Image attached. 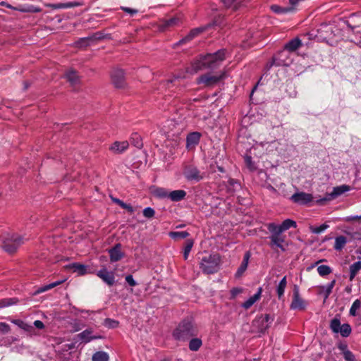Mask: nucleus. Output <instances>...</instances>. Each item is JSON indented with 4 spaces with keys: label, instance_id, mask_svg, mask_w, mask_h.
<instances>
[{
    "label": "nucleus",
    "instance_id": "obj_1",
    "mask_svg": "<svg viewBox=\"0 0 361 361\" xmlns=\"http://www.w3.org/2000/svg\"><path fill=\"white\" fill-rule=\"evenodd\" d=\"M227 54L226 49H221L214 53L200 54L192 61L187 71L193 74L205 69H216L226 59Z\"/></svg>",
    "mask_w": 361,
    "mask_h": 361
},
{
    "label": "nucleus",
    "instance_id": "obj_2",
    "mask_svg": "<svg viewBox=\"0 0 361 361\" xmlns=\"http://www.w3.org/2000/svg\"><path fill=\"white\" fill-rule=\"evenodd\" d=\"M198 330L192 322L188 319L181 321L172 332L173 338L178 342H185L197 335Z\"/></svg>",
    "mask_w": 361,
    "mask_h": 361
},
{
    "label": "nucleus",
    "instance_id": "obj_3",
    "mask_svg": "<svg viewBox=\"0 0 361 361\" xmlns=\"http://www.w3.org/2000/svg\"><path fill=\"white\" fill-rule=\"evenodd\" d=\"M25 243V239L16 233H6L2 237L0 246L8 253L15 252Z\"/></svg>",
    "mask_w": 361,
    "mask_h": 361
},
{
    "label": "nucleus",
    "instance_id": "obj_4",
    "mask_svg": "<svg viewBox=\"0 0 361 361\" xmlns=\"http://www.w3.org/2000/svg\"><path fill=\"white\" fill-rule=\"evenodd\" d=\"M220 262L221 258L219 255H208L202 258L200 268L206 274H214L219 269Z\"/></svg>",
    "mask_w": 361,
    "mask_h": 361
},
{
    "label": "nucleus",
    "instance_id": "obj_5",
    "mask_svg": "<svg viewBox=\"0 0 361 361\" xmlns=\"http://www.w3.org/2000/svg\"><path fill=\"white\" fill-rule=\"evenodd\" d=\"M292 61L289 51L283 48L272 57L271 61L267 66L268 68L273 66H288L292 63Z\"/></svg>",
    "mask_w": 361,
    "mask_h": 361
},
{
    "label": "nucleus",
    "instance_id": "obj_6",
    "mask_svg": "<svg viewBox=\"0 0 361 361\" xmlns=\"http://www.w3.org/2000/svg\"><path fill=\"white\" fill-rule=\"evenodd\" d=\"M183 173L185 178L190 182L197 183L204 178V173L201 172L197 166L192 164L184 165Z\"/></svg>",
    "mask_w": 361,
    "mask_h": 361
},
{
    "label": "nucleus",
    "instance_id": "obj_7",
    "mask_svg": "<svg viewBox=\"0 0 361 361\" xmlns=\"http://www.w3.org/2000/svg\"><path fill=\"white\" fill-rule=\"evenodd\" d=\"M307 302L301 298L300 295V288L298 285H294L293 288V298L290 305L291 310H304L307 307Z\"/></svg>",
    "mask_w": 361,
    "mask_h": 361
},
{
    "label": "nucleus",
    "instance_id": "obj_8",
    "mask_svg": "<svg viewBox=\"0 0 361 361\" xmlns=\"http://www.w3.org/2000/svg\"><path fill=\"white\" fill-rule=\"evenodd\" d=\"M225 78V74L222 73L220 75H212L206 73L197 78V84H203L206 87H212Z\"/></svg>",
    "mask_w": 361,
    "mask_h": 361
},
{
    "label": "nucleus",
    "instance_id": "obj_9",
    "mask_svg": "<svg viewBox=\"0 0 361 361\" xmlns=\"http://www.w3.org/2000/svg\"><path fill=\"white\" fill-rule=\"evenodd\" d=\"M349 190V186L343 185L341 186L334 188L333 191L331 193H328L323 198H320L316 200V204L319 205H324L326 202H329L338 195L344 193Z\"/></svg>",
    "mask_w": 361,
    "mask_h": 361
},
{
    "label": "nucleus",
    "instance_id": "obj_10",
    "mask_svg": "<svg viewBox=\"0 0 361 361\" xmlns=\"http://www.w3.org/2000/svg\"><path fill=\"white\" fill-rule=\"evenodd\" d=\"M274 319L269 314L262 315L253 321V325L260 333H264L270 326Z\"/></svg>",
    "mask_w": 361,
    "mask_h": 361
},
{
    "label": "nucleus",
    "instance_id": "obj_11",
    "mask_svg": "<svg viewBox=\"0 0 361 361\" xmlns=\"http://www.w3.org/2000/svg\"><path fill=\"white\" fill-rule=\"evenodd\" d=\"M111 78L116 87L123 88L125 87V73L122 69H114L111 73Z\"/></svg>",
    "mask_w": 361,
    "mask_h": 361
},
{
    "label": "nucleus",
    "instance_id": "obj_12",
    "mask_svg": "<svg viewBox=\"0 0 361 361\" xmlns=\"http://www.w3.org/2000/svg\"><path fill=\"white\" fill-rule=\"evenodd\" d=\"M290 200L298 204L306 205L313 200V196L310 193L298 192L290 197Z\"/></svg>",
    "mask_w": 361,
    "mask_h": 361
},
{
    "label": "nucleus",
    "instance_id": "obj_13",
    "mask_svg": "<svg viewBox=\"0 0 361 361\" xmlns=\"http://www.w3.org/2000/svg\"><path fill=\"white\" fill-rule=\"evenodd\" d=\"M204 30V27H196L190 31V32L184 37H183L181 39H180L178 42L175 43L173 45V48H176L178 46H181L183 44H187L191 40H192L195 37H196L197 35H199L200 33H202Z\"/></svg>",
    "mask_w": 361,
    "mask_h": 361
},
{
    "label": "nucleus",
    "instance_id": "obj_14",
    "mask_svg": "<svg viewBox=\"0 0 361 361\" xmlns=\"http://www.w3.org/2000/svg\"><path fill=\"white\" fill-rule=\"evenodd\" d=\"M202 134L199 132H192L188 134L186 137V148L191 150L195 148L199 144Z\"/></svg>",
    "mask_w": 361,
    "mask_h": 361
},
{
    "label": "nucleus",
    "instance_id": "obj_15",
    "mask_svg": "<svg viewBox=\"0 0 361 361\" xmlns=\"http://www.w3.org/2000/svg\"><path fill=\"white\" fill-rule=\"evenodd\" d=\"M1 4L6 8H11L15 11H18L23 13H39L42 11L41 8L35 6L33 5H29L27 6H20L18 7H13L11 4L4 1H3Z\"/></svg>",
    "mask_w": 361,
    "mask_h": 361
},
{
    "label": "nucleus",
    "instance_id": "obj_16",
    "mask_svg": "<svg viewBox=\"0 0 361 361\" xmlns=\"http://www.w3.org/2000/svg\"><path fill=\"white\" fill-rule=\"evenodd\" d=\"M92 334V329L89 328L78 334L76 337L78 340L85 343H89L92 340L100 339L102 338L101 336L93 335Z\"/></svg>",
    "mask_w": 361,
    "mask_h": 361
},
{
    "label": "nucleus",
    "instance_id": "obj_17",
    "mask_svg": "<svg viewBox=\"0 0 361 361\" xmlns=\"http://www.w3.org/2000/svg\"><path fill=\"white\" fill-rule=\"evenodd\" d=\"M97 275L109 286H113L115 283L114 273L109 271L105 268L98 271Z\"/></svg>",
    "mask_w": 361,
    "mask_h": 361
},
{
    "label": "nucleus",
    "instance_id": "obj_18",
    "mask_svg": "<svg viewBox=\"0 0 361 361\" xmlns=\"http://www.w3.org/2000/svg\"><path fill=\"white\" fill-rule=\"evenodd\" d=\"M108 252L111 262H118L124 257V253L121 251V245L120 243L116 244L108 250Z\"/></svg>",
    "mask_w": 361,
    "mask_h": 361
},
{
    "label": "nucleus",
    "instance_id": "obj_19",
    "mask_svg": "<svg viewBox=\"0 0 361 361\" xmlns=\"http://www.w3.org/2000/svg\"><path fill=\"white\" fill-rule=\"evenodd\" d=\"M270 243L269 246L275 250L276 248L280 249L282 252H285L286 250V247L283 245L285 242V236L283 235H270L269 236Z\"/></svg>",
    "mask_w": 361,
    "mask_h": 361
},
{
    "label": "nucleus",
    "instance_id": "obj_20",
    "mask_svg": "<svg viewBox=\"0 0 361 361\" xmlns=\"http://www.w3.org/2000/svg\"><path fill=\"white\" fill-rule=\"evenodd\" d=\"M250 257L251 252L250 251H246L244 254L243 261L235 274V278L238 279L241 277L247 270Z\"/></svg>",
    "mask_w": 361,
    "mask_h": 361
},
{
    "label": "nucleus",
    "instance_id": "obj_21",
    "mask_svg": "<svg viewBox=\"0 0 361 361\" xmlns=\"http://www.w3.org/2000/svg\"><path fill=\"white\" fill-rule=\"evenodd\" d=\"M129 147V142L128 141H116L114 142L109 149L115 154H121L125 152Z\"/></svg>",
    "mask_w": 361,
    "mask_h": 361
},
{
    "label": "nucleus",
    "instance_id": "obj_22",
    "mask_svg": "<svg viewBox=\"0 0 361 361\" xmlns=\"http://www.w3.org/2000/svg\"><path fill=\"white\" fill-rule=\"evenodd\" d=\"M82 4L78 1L73 2H67V3H59V4H46L47 7L51 8L52 9H61V8H68L72 7H76L82 6Z\"/></svg>",
    "mask_w": 361,
    "mask_h": 361
},
{
    "label": "nucleus",
    "instance_id": "obj_23",
    "mask_svg": "<svg viewBox=\"0 0 361 361\" xmlns=\"http://www.w3.org/2000/svg\"><path fill=\"white\" fill-rule=\"evenodd\" d=\"M302 46V42L298 37L290 40L284 46V49L289 52H293Z\"/></svg>",
    "mask_w": 361,
    "mask_h": 361
},
{
    "label": "nucleus",
    "instance_id": "obj_24",
    "mask_svg": "<svg viewBox=\"0 0 361 361\" xmlns=\"http://www.w3.org/2000/svg\"><path fill=\"white\" fill-rule=\"evenodd\" d=\"M65 78L72 86H75L80 82V78L78 73L74 70H69L66 72Z\"/></svg>",
    "mask_w": 361,
    "mask_h": 361
},
{
    "label": "nucleus",
    "instance_id": "obj_25",
    "mask_svg": "<svg viewBox=\"0 0 361 361\" xmlns=\"http://www.w3.org/2000/svg\"><path fill=\"white\" fill-rule=\"evenodd\" d=\"M186 195V192L183 190H176L169 192V199L173 202H179L185 199Z\"/></svg>",
    "mask_w": 361,
    "mask_h": 361
},
{
    "label": "nucleus",
    "instance_id": "obj_26",
    "mask_svg": "<svg viewBox=\"0 0 361 361\" xmlns=\"http://www.w3.org/2000/svg\"><path fill=\"white\" fill-rule=\"evenodd\" d=\"M262 291V288H259L257 292L254 295L251 296L249 299L243 303L242 307L246 310L252 307L253 304L260 298Z\"/></svg>",
    "mask_w": 361,
    "mask_h": 361
},
{
    "label": "nucleus",
    "instance_id": "obj_27",
    "mask_svg": "<svg viewBox=\"0 0 361 361\" xmlns=\"http://www.w3.org/2000/svg\"><path fill=\"white\" fill-rule=\"evenodd\" d=\"M130 142L132 145L137 149H141L143 147L142 139L137 133H133L130 137Z\"/></svg>",
    "mask_w": 361,
    "mask_h": 361
},
{
    "label": "nucleus",
    "instance_id": "obj_28",
    "mask_svg": "<svg viewBox=\"0 0 361 361\" xmlns=\"http://www.w3.org/2000/svg\"><path fill=\"white\" fill-rule=\"evenodd\" d=\"M154 197L160 199L169 198V192L164 188L157 187L152 190Z\"/></svg>",
    "mask_w": 361,
    "mask_h": 361
},
{
    "label": "nucleus",
    "instance_id": "obj_29",
    "mask_svg": "<svg viewBox=\"0 0 361 361\" xmlns=\"http://www.w3.org/2000/svg\"><path fill=\"white\" fill-rule=\"evenodd\" d=\"M347 238L343 235H339L335 238L334 248L337 251H341L347 243Z\"/></svg>",
    "mask_w": 361,
    "mask_h": 361
},
{
    "label": "nucleus",
    "instance_id": "obj_30",
    "mask_svg": "<svg viewBox=\"0 0 361 361\" xmlns=\"http://www.w3.org/2000/svg\"><path fill=\"white\" fill-rule=\"evenodd\" d=\"M226 7H233L234 10L238 9L243 4L245 0H221Z\"/></svg>",
    "mask_w": 361,
    "mask_h": 361
},
{
    "label": "nucleus",
    "instance_id": "obj_31",
    "mask_svg": "<svg viewBox=\"0 0 361 361\" xmlns=\"http://www.w3.org/2000/svg\"><path fill=\"white\" fill-rule=\"evenodd\" d=\"M286 286H287V279H286V276H285L280 281V282L276 288V293H277L279 299H281L283 296Z\"/></svg>",
    "mask_w": 361,
    "mask_h": 361
},
{
    "label": "nucleus",
    "instance_id": "obj_32",
    "mask_svg": "<svg viewBox=\"0 0 361 361\" xmlns=\"http://www.w3.org/2000/svg\"><path fill=\"white\" fill-rule=\"evenodd\" d=\"M271 10L275 13L281 14L292 12L294 11V8L292 7V6L287 7H281L279 5L274 4L271 6Z\"/></svg>",
    "mask_w": 361,
    "mask_h": 361
},
{
    "label": "nucleus",
    "instance_id": "obj_33",
    "mask_svg": "<svg viewBox=\"0 0 361 361\" xmlns=\"http://www.w3.org/2000/svg\"><path fill=\"white\" fill-rule=\"evenodd\" d=\"M361 269V261H357L350 266V281H353Z\"/></svg>",
    "mask_w": 361,
    "mask_h": 361
},
{
    "label": "nucleus",
    "instance_id": "obj_34",
    "mask_svg": "<svg viewBox=\"0 0 361 361\" xmlns=\"http://www.w3.org/2000/svg\"><path fill=\"white\" fill-rule=\"evenodd\" d=\"M189 340V349L192 351H197L202 345V341L200 338L192 337Z\"/></svg>",
    "mask_w": 361,
    "mask_h": 361
},
{
    "label": "nucleus",
    "instance_id": "obj_35",
    "mask_svg": "<svg viewBox=\"0 0 361 361\" xmlns=\"http://www.w3.org/2000/svg\"><path fill=\"white\" fill-rule=\"evenodd\" d=\"M69 267L72 269L73 272L78 273L79 275H84L86 273L87 267L83 264L73 263Z\"/></svg>",
    "mask_w": 361,
    "mask_h": 361
},
{
    "label": "nucleus",
    "instance_id": "obj_36",
    "mask_svg": "<svg viewBox=\"0 0 361 361\" xmlns=\"http://www.w3.org/2000/svg\"><path fill=\"white\" fill-rule=\"evenodd\" d=\"M65 281H66L65 279L59 280V281H54L53 283H51L49 284L42 286L39 288V289L37 290V292L38 293L46 292L54 287H56L57 286L62 284Z\"/></svg>",
    "mask_w": 361,
    "mask_h": 361
},
{
    "label": "nucleus",
    "instance_id": "obj_37",
    "mask_svg": "<svg viewBox=\"0 0 361 361\" xmlns=\"http://www.w3.org/2000/svg\"><path fill=\"white\" fill-rule=\"evenodd\" d=\"M267 229L271 233V235H281L283 233L281 225H276L274 223H270L267 225Z\"/></svg>",
    "mask_w": 361,
    "mask_h": 361
},
{
    "label": "nucleus",
    "instance_id": "obj_38",
    "mask_svg": "<svg viewBox=\"0 0 361 361\" xmlns=\"http://www.w3.org/2000/svg\"><path fill=\"white\" fill-rule=\"evenodd\" d=\"M12 323L18 326L19 328L23 329L25 331H31L32 330V326L26 322H23L20 319H13L11 321Z\"/></svg>",
    "mask_w": 361,
    "mask_h": 361
},
{
    "label": "nucleus",
    "instance_id": "obj_39",
    "mask_svg": "<svg viewBox=\"0 0 361 361\" xmlns=\"http://www.w3.org/2000/svg\"><path fill=\"white\" fill-rule=\"evenodd\" d=\"M281 230L283 232L288 230L290 228H296L297 224L295 221L287 219L284 220L282 224H281Z\"/></svg>",
    "mask_w": 361,
    "mask_h": 361
},
{
    "label": "nucleus",
    "instance_id": "obj_40",
    "mask_svg": "<svg viewBox=\"0 0 361 361\" xmlns=\"http://www.w3.org/2000/svg\"><path fill=\"white\" fill-rule=\"evenodd\" d=\"M189 235L190 233L187 231H171L169 233V236L174 240L185 238Z\"/></svg>",
    "mask_w": 361,
    "mask_h": 361
},
{
    "label": "nucleus",
    "instance_id": "obj_41",
    "mask_svg": "<svg viewBox=\"0 0 361 361\" xmlns=\"http://www.w3.org/2000/svg\"><path fill=\"white\" fill-rule=\"evenodd\" d=\"M193 244L194 241L192 239H188L185 241L183 252V257L185 260H186L188 258L189 253L190 252L192 248Z\"/></svg>",
    "mask_w": 361,
    "mask_h": 361
},
{
    "label": "nucleus",
    "instance_id": "obj_42",
    "mask_svg": "<svg viewBox=\"0 0 361 361\" xmlns=\"http://www.w3.org/2000/svg\"><path fill=\"white\" fill-rule=\"evenodd\" d=\"M340 349L343 350V357L346 361H355V355L347 349L346 345H341Z\"/></svg>",
    "mask_w": 361,
    "mask_h": 361
},
{
    "label": "nucleus",
    "instance_id": "obj_43",
    "mask_svg": "<svg viewBox=\"0 0 361 361\" xmlns=\"http://www.w3.org/2000/svg\"><path fill=\"white\" fill-rule=\"evenodd\" d=\"M109 355L106 353L99 351L92 355V361H108Z\"/></svg>",
    "mask_w": 361,
    "mask_h": 361
},
{
    "label": "nucleus",
    "instance_id": "obj_44",
    "mask_svg": "<svg viewBox=\"0 0 361 361\" xmlns=\"http://www.w3.org/2000/svg\"><path fill=\"white\" fill-rule=\"evenodd\" d=\"M17 302H18V299L16 298L0 299V308H3V307L11 306L12 305H15L17 303Z\"/></svg>",
    "mask_w": 361,
    "mask_h": 361
},
{
    "label": "nucleus",
    "instance_id": "obj_45",
    "mask_svg": "<svg viewBox=\"0 0 361 361\" xmlns=\"http://www.w3.org/2000/svg\"><path fill=\"white\" fill-rule=\"evenodd\" d=\"M245 163L246 164L247 168L250 171H255L257 170V166L255 163L252 161V159L251 156L250 155H245L244 157Z\"/></svg>",
    "mask_w": 361,
    "mask_h": 361
},
{
    "label": "nucleus",
    "instance_id": "obj_46",
    "mask_svg": "<svg viewBox=\"0 0 361 361\" xmlns=\"http://www.w3.org/2000/svg\"><path fill=\"white\" fill-rule=\"evenodd\" d=\"M360 307H361V301L359 299H356L353 302V303L350 309V312H349L350 315L353 316V317L356 316L357 310L360 309Z\"/></svg>",
    "mask_w": 361,
    "mask_h": 361
},
{
    "label": "nucleus",
    "instance_id": "obj_47",
    "mask_svg": "<svg viewBox=\"0 0 361 361\" xmlns=\"http://www.w3.org/2000/svg\"><path fill=\"white\" fill-rule=\"evenodd\" d=\"M331 269L327 265H320L317 267V271L321 276H325L331 273Z\"/></svg>",
    "mask_w": 361,
    "mask_h": 361
},
{
    "label": "nucleus",
    "instance_id": "obj_48",
    "mask_svg": "<svg viewBox=\"0 0 361 361\" xmlns=\"http://www.w3.org/2000/svg\"><path fill=\"white\" fill-rule=\"evenodd\" d=\"M341 322L338 318H334L331 321L330 327L334 333H338L341 330Z\"/></svg>",
    "mask_w": 361,
    "mask_h": 361
},
{
    "label": "nucleus",
    "instance_id": "obj_49",
    "mask_svg": "<svg viewBox=\"0 0 361 361\" xmlns=\"http://www.w3.org/2000/svg\"><path fill=\"white\" fill-rule=\"evenodd\" d=\"M338 333L343 337H348L351 333V327L348 324H343L341 326Z\"/></svg>",
    "mask_w": 361,
    "mask_h": 361
},
{
    "label": "nucleus",
    "instance_id": "obj_50",
    "mask_svg": "<svg viewBox=\"0 0 361 361\" xmlns=\"http://www.w3.org/2000/svg\"><path fill=\"white\" fill-rule=\"evenodd\" d=\"M103 324L109 329H115L118 326V322L113 319L106 318L104 319Z\"/></svg>",
    "mask_w": 361,
    "mask_h": 361
},
{
    "label": "nucleus",
    "instance_id": "obj_51",
    "mask_svg": "<svg viewBox=\"0 0 361 361\" xmlns=\"http://www.w3.org/2000/svg\"><path fill=\"white\" fill-rule=\"evenodd\" d=\"M329 228V225L326 224H323L319 226H311L310 231L315 234H319L323 231H324L326 228Z\"/></svg>",
    "mask_w": 361,
    "mask_h": 361
},
{
    "label": "nucleus",
    "instance_id": "obj_52",
    "mask_svg": "<svg viewBox=\"0 0 361 361\" xmlns=\"http://www.w3.org/2000/svg\"><path fill=\"white\" fill-rule=\"evenodd\" d=\"M143 216L147 219H151L154 217L155 214V211L152 207H146L143 209Z\"/></svg>",
    "mask_w": 361,
    "mask_h": 361
},
{
    "label": "nucleus",
    "instance_id": "obj_53",
    "mask_svg": "<svg viewBox=\"0 0 361 361\" xmlns=\"http://www.w3.org/2000/svg\"><path fill=\"white\" fill-rule=\"evenodd\" d=\"M92 37H84L79 39L78 41L76 42L77 47H86L88 45V42L92 40Z\"/></svg>",
    "mask_w": 361,
    "mask_h": 361
},
{
    "label": "nucleus",
    "instance_id": "obj_54",
    "mask_svg": "<svg viewBox=\"0 0 361 361\" xmlns=\"http://www.w3.org/2000/svg\"><path fill=\"white\" fill-rule=\"evenodd\" d=\"M11 331L10 326L5 322H0V333L3 334H8Z\"/></svg>",
    "mask_w": 361,
    "mask_h": 361
},
{
    "label": "nucleus",
    "instance_id": "obj_55",
    "mask_svg": "<svg viewBox=\"0 0 361 361\" xmlns=\"http://www.w3.org/2000/svg\"><path fill=\"white\" fill-rule=\"evenodd\" d=\"M121 9L125 13H128L130 16H133L138 13V10L129 7L121 6Z\"/></svg>",
    "mask_w": 361,
    "mask_h": 361
},
{
    "label": "nucleus",
    "instance_id": "obj_56",
    "mask_svg": "<svg viewBox=\"0 0 361 361\" xmlns=\"http://www.w3.org/2000/svg\"><path fill=\"white\" fill-rule=\"evenodd\" d=\"M336 281L333 280L331 282H330L326 287L325 289V297L328 298L329 295L331 293L332 289L335 285Z\"/></svg>",
    "mask_w": 361,
    "mask_h": 361
},
{
    "label": "nucleus",
    "instance_id": "obj_57",
    "mask_svg": "<svg viewBox=\"0 0 361 361\" xmlns=\"http://www.w3.org/2000/svg\"><path fill=\"white\" fill-rule=\"evenodd\" d=\"M179 18L177 17L171 18L169 20H167L165 23L166 26L170 27L176 25L179 22Z\"/></svg>",
    "mask_w": 361,
    "mask_h": 361
},
{
    "label": "nucleus",
    "instance_id": "obj_58",
    "mask_svg": "<svg viewBox=\"0 0 361 361\" xmlns=\"http://www.w3.org/2000/svg\"><path fill=\"white\" fill-rule=\"evenodd\" d=\"M243 292L242 288H233L231 290V298H235L238 295Z\"/></svg>",
    "mask_w": 361,
    "mask_h": 361
},
{
    "label": "nucleus",
    "instance_id": "obj_59",
    "mask_svg": "<svg viewBox=\"0 0 361 361\" xmlns=\"http://www.w3.org/2000/svg\"><path fill=\"white\" fill-rule=\"evenodd\" d=\"M126 281L132 287H134L137 285L136 281L133 279L132 275L129 274L126 276Z\"/></svg>",
    "mask_w": 361,
    "mask_h": 361
},
{
    "label": "nucleus",
    "instance_id": "obj_60",
    "mask_svg": "<svg viewBox=\"0 0 361 361\" xmlns=\"http://www.w3.org/2000/svg\"><path fill=\"white\" fill-rule=\"evenodd\" d=\"M121 208L126 209L129 213L133 214L134 212L133 207L128 204L123 202L121 206Z\"/></svg>",
    "mask_w": 361,
    "mask_h": 361
},
{
    "label": "nucleus",
    "instance_id": "obj_61",
    "mask_svg": "<svg viewBox=\"0 0 361 361\" xmlns=\"http://www.w3.org/2000/svg\"><path fill=\"white\" fill-rule=\"evenodd\" d=\"M34 326L39 329H42L44 328V323L40 320H36L33 323Z\"/></svg>",
    "mask_w": 361,
    "mask_h": 361
},
{
    "label": "nucleus",
    "instance_id": "obj_62",
    "mask_svg": "<svg viewBox=\"0 0 361 361\" xmlns=\"http://www.w3.org/2000/svg\"><path fill=\"white\" fill-rule=\"evenodd\" d=\"M114 202L119 205L120 207L122 205V204L124 202L122 200L118 199V198H113Z\"/></svg>",
    "mask_w": 361,
    "mask_h": 361
},
{
    "label": "nucleus",
    "instance_id": "obj_63",
    "mask_svg": "<svg viewBox=\"0 0 361 361\" xmlns=\"http://www.w3.org/2000/svg\"><path fill=\"white\" fill-rule=\"evenodd\" d=\"M229 183L231 185H234V184H239L237 180H235L234 179H231L229 180Z\"/></svg>",
    "mask_w": 361,
    "mask_h": 361
},
{
    "label": "nucleus",
    "instance_id": "obj_64",
    "mask_svg": "<svg viewBox=\"0 0 361 361\" xmlns=\"http://www.w3.org/2000/svg\"><path fill=\"white\" fill-rule=\"evenodd\" d=\"M177 78H175L174 80H167V84L169 85L171 83H172L174 80H176Z\"/></svg>",
    "mask_w": 361,
    "mask_h": 361
}]
</instances>
